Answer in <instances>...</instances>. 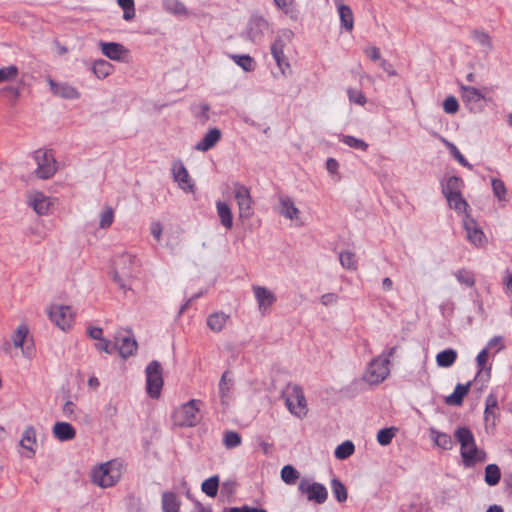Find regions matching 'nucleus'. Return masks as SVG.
I'll return each instance as SVG.
<instances>
[{
  "mask_svg": "<svg viewBox=\"0 0 512 512\" xmlns=\"http://www.w3.org/2000/svg\"><path fill=\"white\" fill-rule=\"evenodd\" d=\"M0 94L10 101L15 102L19 97V90L16 87L6 86L0 90Z\"/></svg>",
  "mask_w": 512,
  "mask_h": 512,
  "instance_id": "nucleus-61",
  "label": "nucleus"
},
{
  "mask_svg": "<svg viewBox=\"0 0 512 512\" xmlns=\"http://www.w3.org/2000/svg\"><path fill=\"white\" fill-rule=\"evenodd\" d=\"M92 71L99 79H104L113 71V66L104 59H98L93 63Z\"/></svg>",
  "mask_w": 512,
  "mask_h": 512,
  "instance_id": "nucleus-36",
  "label": "nucleus"
},
{
  "mask_svg": "<svg viewBox=\"0 0 512 512\" xmlns=\"http://www.w3.org/2000/svg\"><path fill=\"white\" fill-rule=\"evenodd\" d=\"M473 37L480 45L487 47L489 50H491L492 43L488 33L484 31L474 30Z\"/></svg>",
  "mask_w": 512,
  "mask_h": 512,
  "instance_id": "nucleus-58",
  "label": "nucleus"
},
{
  "mask_svg": "<svg viewBox=\"0 0 512 512\" xmlns=\"http://www.w3.org/2000/svg\"><path fill=\"white\" fill-rule=\"evenodd\" d=\"M112 465V462H106L94 469L91 475L92 482L103 488L115 485L120 478V472L113 470Z\"/></svg>",
  "mask_w": 512,
  "mask_h": 512,
  "instance_id": "nucleus-7",
  "label": "nucleus"
},
{
  "mask_svg": "<svg viewBox=\"0 0 512 512\" xmlns=\"http://www.w3.org/2000/svg\"><path fill=\"white\" fill-rule=\"evenodd\" d=\"M202 401L198 399H191L176 408L172 413V421L178 427H194L202 420L200 414V407Z\"/></svg>",
  "mask_w": 512,
  "mask_h": 512,
  "instance_id": "nucleus-3",
  "label": "nucleus"
},
{
  "mask_svg": "<svg viewBox=\"0 0 512 512\" xmlns=\"http://www.w3.org/2000/svg\"><path fill=\"white\" fill-rule=\"evenodd\" d=\"M114 219V212L112 208L107 207L102 213L100 217V228H108L112 225Z\"/></svg>",
  "mask_w": 512,
  "mask_h": 512,
  "instance_id": "nucleus-57",
  "label": "nucleus"
},
{
  "mask_svg": "<svg viewBox=\"0 0 512 512\" xmlns=\"http://www.w3.org/2000/svg\"><path fill=\"white\" fill-rule=\"evenodd\" d=\"M298 490L307 496L308 501H313L317 504H323L328 498L326 487L318 482L310 483L308 479H302L299 482Z\"/></svg>",
  "mask_w": 512,
  "mask_h": 512,
  "instance_id": "nucleus-10",
  "label": "nucleus"
},
{
  "mask_svg": "<svg viewBox=\"0 0 512 512\" xmlns=\"http://www.w3.org/2000/svg\"><path fill=\"white\" fill-rule=\"evenodd\" d=\"M28 332H29V330L26 325H20L17 328L14 335L12 336L13 345L15 347H22Z\"/></svg>",
  "mask_w": 512,
  "mask_h": 512,
  "instance_id": "nucleus-54",
  "label": "nucleus"
},
{
  "mask_svg": "<svg viewBox=\"0 0 512 512\" xmlns=\"http://www.w3.org/2000/svg\"><path fill=\"white\" fill-rule=\"evenodd\" d=\"M222 137V132L219 128L213 127L208 130V132L204 135L202 140H200L196 145L195 149L197 151L206 152L212 149Z\"/></svg>",
  "mask_w": 512,
  "mask_h": 512,
  "instance_id": "nucleus-20",
  "label": "nucleus"
},
{
  "mask_svg": "<svg viewBox=\"0 0 512 512\" xmlns=\"http://www.w3.org/2000/svg\"><path fill=\"white\" fill-rule=\"evenodd\" d=\"M118 409L116 404L109 402L103 410V415L107 420H112L116 417Z\"/></svg>",
  "mask_w": 512,
  "mask_h": 512,
  "instance_id": "nucleus-64",
  "label": "nucleus"
},
{
  "mask_svg": "<svg viewBox=\"0 0 512 512\" xmlns=\"http://www.w3.org/2000/svg\"><path fill=\"white\" fill-rule=\"evenodd\" d=\"M95 347L99 351H104L107 354H112L116 348V345H113L109 340L105 338H101L99 342L95 344Z\"/></svg>",
  "mask_w": 512,
  "mask_h": 512,
  "instance_id": "nucleus-62",
  "label": "nucleus"
},
{
  "mask_svg": "<svg viewBox=\"0 0 512 512\" xmlns=\"http://www.w3.org/2000/svg\"><path fill=\"white\" fill-rule=\"evenodd\" d=\"M457 281L467 287H474L476 283L475 275L472 271L461 268L454 273Z\"/></svg>",
  "mask_w": 512,
  "mask_h": 512,
  "instance_id": "nucleus-42",
  "label": "nucleus"
},
{
  "mask_svg": "<svg viewBox=\"0 0 512 512\" xmlns=\"http://www.w3.org/2000/svg\"><path fill=\"white\" fill-rule=\"evenodd\" d=\"M219 482V476L213 475L202 482L201 489L208 497H215L218 493Z\"/></svg>",
  "mask_w": 512,
  "mask_h": 512,
  "instance_id": "nucleus-39",
  "label": "nucleus"
},
{
  "mask_svg": "<svg viewBox=\"0 0 512 512\" xmlns=\"http://www.w3.org/2000/svg\"><path fill=\"white\" fill-rule=\"evenodd\" d=\"M284 48L285 42L280 36L271 44V54L283 75L286 74L287 70L290 72V64L284 54Z\"/></svg>",
  "mask_w": 512,
  "mask_h": 512,
  "instance_id": "nucleus-19",
  "label": "nucleus"
},
{
  "mask_svg": "<svg viewBox=\"0 0 512 512\" xmlns=\"http://www.w3.org/2000/svg\"><path fill=\"white\" fill-rule=\"evenodd\" d=\"M102 53L109 59L120 61L123 55L128 53V50L120 43L117 42H100Z\"/></svg>",
  "mask_w": 512,
  "mask_h": 512,
  "instance_id": "nucleus-21",
  "label": "nucleus"
},
{
  "mask_svg": "<svg viewBox=\"0 0 512 512\" xmlns=\"http://www.w3.org/2000/svg\"><path fill=\"white\" fill-rule=\"evenodd\" d=\"M36 444V431L35 428L32 425H29L25 428L22 438L20 441V445L30 451L32 454L35 453V450L33 449V445Z\"/></svg>",
  "mask_w": 512,
  "mask_h": 512,
  "instance_id": "nucleus-35",
  "label": "nucleus"
},
{
  "mask_svg": "<svg viewBox=\"0 0 512 512\" xmlns=\"http://www.w3.org/2000/svg\"><path fill=\"white\" fill-rule=\"evenodd\" d=\"M172 174L175 182L178 183L179 187L187 192H193L194 184L191 183L189 173L184 164L178 160L172 164Z\"/></svg>",
  "mask_w": 512,
  "mask_h": 512,
  "instance_id": "nucleus-17",
  "label": "nucleus"
},
{
  "mask_svg": "<svg viewBox=\"0 0 512 512\" xmlns=\"http://www.w3.org/2000/svg\"><path fill=\"white\" fill-rule=\"evenodd\" d=\"M488 358H489V352L487 351V349L484 348L483 350H481L478 353V355L476 357V363H477V368H478L477 375H480L482 372H485V374L488 377H490L491 365L487 366Z\"/></svg>",
  "mask_w": 512,
  "mask_h": 512,
  "instance_id": "nucleus-48",
  "label": "nucleus"
},
{
  "mask_svg": "<svg viewBox=\"0 0 512 512\" xmlns=\"http://www.w3.org/2000/svg\"><path fill=\"white\" fill-rule=\"evenodd\" d=\"M338 12L342 27L347 31H351L354 26V16L351 8L348 5L340 4Z\"/></svg>",
  "mask_w": 512,
  "mask_h": 512,
  "instance_id": "nucleus-34",
  "label": "nucleus"
},
{
  "mask_svg": "<svg viewBox=\"0 0 512 512\" xmlns=\"http://www.w3.org/2000/svg\"><path fill=\"white\" fill-rule=\"evenodd\" d=\"M138 267L139 261L135 255L125 252L115 256L112 277L113 281L123 292L131 289L128 282L135 277L136 268Z\"/></svg>",
  "mask_w": 512,
  "mask_h": 512,
  "instance_id": "nucleus-2",
  "label": "nucleus"
},
{
  "mask_svg": "<svg viewBox=\"0 0 512 512\" xmlns=\"http://www.w3.org/2000/svg\"><path fill=\"white\" fill-rule=\"evenodd\" d=\"M223 443L228 449L235 448L241 444V436L235 431H226L223 438Z\"/></svg>",
  "mask_w": 512,
  "mask_h": 512,
  "instance_id": "nucleus-53",
  "label": "nucleus"
},
{
  "mask_svg": "<svg viewBox=\"0 0 512 512\" xmlns=\"http://www.w3.org/2000/svg\"><path fill=\"white\" fill-rule=\"evenodd\" d=\"M398 429L396 427H388L380 429L377 433V441L381 446H387L392 442Z\"/></svg>",
  "mask_w": 512,
  "mask_h": 512,
  "instance_id": "nucleus-47",
  "label": "nucleus"
},
{
  "mask_svg": "<svg viewBox=\"0 0 512 512\" xmlns=\"http://www.w3.org/2000/svg\"><path fill=\"white\" fill-rule=\"evenodd\" d=\"M117 4L123 10V19L131 21L135 18L136 9L134 0H117Z\"/></svg>",
  "mask_w": 512,
  "mask_h": 512,
  "instance_id": "nucleus-46",
  "label": "nucleus"
},
{
  "mask_svg": "<svg viewBox=\"0 0 512 512\" xmlns=\"http://www.w3.org/2000/svg\"><path fill=\"white\" fill-rule=\"evenodd\" d=\"M162 509L164 512H179L180 501L174 492H163Z\"/></svg>",
  "mask_w": 512,
  "mask_h": 512,
  "instance_id": "nucleus-33",
  "label": "nucleus"
},
{
  "mask_svg": "<svg viewBox=\"0 0 512 512\" xmlns=\"http://www.w3.org/2000/svg\"><path fill=\"white\" fill-rule=\"evenodd\" d=\"M499 417L497 397L495 394L490 393L485 400L484 419L486 429L488 430L490 427L495 429Z\"/></svg>",
  "mask_w": 512,
  "mask_h": 512,
  "instance_id": "nucleus-18",
  "label": "nucleus"
},
{
  "mask_svg": "<svg viewBox=\"0 0 512 512\" xmlns=\"http://www.w3.org/2000/svg\"><path fill=\"white\" fill-rule=\"evenodd\" d=\"M458 353L453 348H447L436 355V363L439 367L449 368L457 360Z\"/></svg>",
  "mask_w": 512,
  "mask_h": 512,
  "instance_id": "nucleus-29",
  "label": "nucleus"
},
{
  "mask_svg": "<svg viewBox=\"0 0 512 512\" xmlns=\"http://www.w3.org/2000/svg\"><path fill=\"white\" fill-rule=\"evenodd\" d=\"M280 214L290 220L297 219L299 209L295 206L291 198L280 197Z\"/></svg>",
  "mask_w": 512,
  "mask_h": 512,
  "instance_id": "nucleus-31",
  "label": "nucleus"
},
{
  "mask_svg": "<svg viewBox=\"0 0 512 512\" xmlns=\"http://www.w3.org/2000/svg\"><path fill=\"white\" fill-rule=\"evenodd\" d=\"M340 140L347 146L354 149L362 151H366L368 149V144L364 140L358 139L351 135H343Z\"/></svg>",
  "mask_w": 512,
  "mask_h": 512,
  "instance_id": "nucleus-50",
  "label": "nucleus"
},
{
  "mask_svg": "<svg viewBox=\"0 0 512 512\" xmlns=\"http://www.w3.org/2000/svg\"><path fill=\"white\" fill-rule=\"evenodd\" d=\"M34 159L37 163L35 175L39 179H49L55 174L57 168L52 150H36L34 152Z\"/></svg>",
  "mask_w": 512,
  "mask_h": 512,
  "instance_id": "nucleus-6",
  "label": "nucleus"
},
{
  "mask_svg": "<svg viewBox=\"0 0 512 512\" xmlns=\"http://www.w3.org/2000/svg\"><path fill=\"white\" fill-rule=\"evenodd\" d=\"M53 434L59 441H70L75 438L76 430L68 422H57L53 426Z\"/></svg>",
  "mask_w": 512,
  "mask_h": 512,
  "instance_id": "nucleus-23",
  "label": "nucleus"
},
{
  "mask_svg": "<svg viewBox=\"0 0 512 512\" xmlns=\"http://www.w3.org/2000/svg\"><path fill=\"white\" fill-rule=\"evenodd\" d=\"M269 28L268 21L262 16H252L247 25V38L253 43H259Z\"/></svg>",
  "mask_w": 512,
  "mask_h": 512,
  "instance_id": "nucleus-12",
  "label": "nucleus"
},
{
  "mask_svg": "<svg viewBox=\"0 0 512 512\" xmlns=\"http://www.w3.org/2000/svg\"><path fill=\"white\" fill-rule=\"evenodd\" d=\"M355 451V446L352 441L346 440L338 445L334 451V455L339 460L349 458Z\"/></svg>",
  "mask_w": 512,
  "mask_h": 512,
  "instance_id": "nucleus-41",
  "label": "nucleus"
},
{
  "mask_svg": "<svg viewBox=\"0 0 512 512\" xmlns=\"http://www.w3.org/2000/svg\"><path fill=\"white\" fill-rule=\"evenodd\" d=\"M234 196L237 200L239 218L249 219L253 215V200L250 194V190L243 184L235 182L234 184Z\"/></svg>",
  "mask_w": 512,
  "mask_h": 512,
  "instance_id": "nucleus-8",
  "label": "nucleus"
},
{
  "mask_svg": "<svg viewBox=\"0 0 512 512\" xmlns=\"http://www.w3.org/2000/svg\"><path fill=\"white\" fill-rule=\"evenodd\" d=\"M163 6L166 11L175 15H187L188 10L184 3L179 0H163Z\"/></svg>",
  "mask_w": 512,
  "mask_h": 512,
  "instance_id": "nucleus-44",
  "label": "nucleus"
},
{
  "mask_svg": "<svg viewBox=\"0 0 512 512\" xmlns=\"http://www.w3.org/2000/svg\"><path fill=\"white\" fill-rule=\"evenodd\" d=\"M431 435L434 443L444 449L450 450L453 447V441L449 434L436 431L435 429H431Z\"/></svg>",
  "mask_w": 512,
  "mask_h": 512,
  "instance_id": "nucleus-37",
  "label": "nucleus"
},
{
  "mask_svg": "<svg viewBox=\"0 0 512 512\" xmlns=\"http://www.w3.org/2000/svg\"><path fill=\"white\" fill-rule=\"evenodd\" d=\"M231 58L238 66H240L246 72H250L255 69L256 63L254 59L249 55L233 54L231 55Z\"/></svg>",
  "mask_w": 512,
  "mask_h": 512,
  "instance_id": "nucleus-45",
  "label": "nucleus"
},
{
  "mask_svg": "<svg viewBox=\"0 0 512 512\" xmlns=\"http://www.w3.org/2000/svg\"><path fill=\"white\" fill-rule=\"evenodd\" d=\"M275 5L291 18L297 17L294 0H274Z\"/></svg>",
  "mask_w": 512,
  "mask_h": 512,
  "instance_id": "nucleus-52",
  "label": "nucleus"
},
{
  "mask_svg": "<svg viewBox=\"0 0 512 512\" xmlns=\"http://www.w3.org/2000/svg\"><path fill=\"white\" fill-rule=\"evenodd\" d=\"M285 404L291 414L302 419L307 415L308 408L303 389L296 384H288L283 391Z\"/></svg>",
  "mask_w": 512,
  "mask_h": 512,
  "instance_id": "nucleus-4",
  "label": "nucleus"
},
{
  "mask_svg": "<svg viewBox=\"0 0 512 512\" xmlns=\"http://www.w3.org/2000/svg\"><path fill=\"white\" fill-rule=\"evenodd\" d=\"M347 94L350 102L355 104L364 105L367 101L365 95L360 90L349 88Z\"/></svg>",
  "mask_w": 512,
  "mask_h": 512,
  "instance_id": "nucleus-59",
  "label": "nucleus"
},
{
  "mask_svg": "<svg viewBox=\"0 0 512 512\" xmlns=\"http://www.w3.org/2000/svg\"><path fill=\"white\" fill-rule=\"evenodd\" d=\"M217 214L219 216L221 224L227 229L230 230L233 227V214L231 208L226 202L217 201L216 202Z\"/></svg>",
  "mask_w": 512,
  "mask_h": 512,
  "instance_id": "nucleus-25",
  "label": "nucleus"
},
{
  "mask_svg": "<svg viewBox=\"0 0 512 512\" xmlns=\"http://www.w3.org/2000/svg\"><path fill=\"white\" fill-rule=\"evenodd\" d=\"M49 318L62 330H66L70 327L73 314L70 306L65 305H53L49 309Z\"/></svg>",
  "mask_w": 512,
  "mask_h": 512,
  "instance_id": "nucleus-11",
  "label": "nucleus"
},
{
  "mask_svg": "<svg viewBox=\"0 0 512 512\" xmlns=\"http://www.w3.org/2000/svg\"><path fill=\"white\" fill-rule=\"evenodd\" d=\"M462 100L469 106L470 111H480L482 109L481 101L485 96L481 91L472 86H461Z\"/></svg>",
  "mask_w": 512,
  "mask_h": 512,
  "instance_id": "nucleus-16",
  "label": "nucleus"
},
{
  "mask_svg": "<svg viewBox=\"0 0 512 512\" xmlns=\"http://www.w3.org/2000/svg\"><path fill=\"white\" fill-rule=\"evenodd\" d=\"M496 347V352H499L501 351L502 349H504V344H503V337L502 336H494L492 339L489 340V342L487 343V346L485 347V349H487V351H489V349H492Z\"/></svg>",
  "mask_w": 512,
  "mask_h": 512,
  "instance_id": "nucleus-63",
  "label": "nucleus"
},
{
  "mask_svg": "<svg viewBox=\"0 0 512 512\" xmlns=\"http://www.w3.org/2000/svg\"><path fill=\"white\" fill-rule=\"evenodd\" d=\"M18 72V67L15 65L0 68V83L15 79Z\"/></svg>",
  "mask_w": 512,
  "mask_h": 512,
  "instance_id": "nucleus-55",
  "label": "nucleus"
},
{
  "mask_svg": "<svg viewBox=\"0 0 512 512\" xmlns=\"http://www.w3.org/2000/svg\"><path fill=\"white\" fill-rule=\"evenodd\" d=\"M281 479L284 483L288 485H293L296 483L298 478L300 477V473L298 470L292 465H285L281 469Z\"/></svg>",
  "mask_w": 512,
  "mask_h": 512,
  "instance_id": "nucleus-43",
  "label": "nucleus"
},
{
  "mask_svg": "<svg viewBox=\"0 0 512 512\" xmlns=\"http://www.w3.org/2000/svg\"><path fill=\"white\" fill-rule=\"evenodd\" d=\"M470 386V381L466 384L458 383L455 386L454 392L445 398V403L453 406L462 405L465 396L469 393Z\"/></svg>",
  "mask_w": 512,
  "mask_h": 512,
  "instance_id": "nucleus-22",
  "label": "nucleus"
},
{
  "mask_svg": "<svg viewBox=\"0 0 512 512\" xmlns=\"http://www.w3.org/2000/svg\"><path fill=\"white\" fill-rule=\"evenodd\" d=\"M30 204L38 215H46L50 209L51 201L42 192H36Z\"/></svg>",
  "mask_w": 512,
  "mask_h": 512,
  "instance_id": "nucleus-26",
  "label": "nucleus"
},
{
  "mask_svg": "<svg viewBox=\"0 0 512 512\" xmlns=\"http://www.w3.org/2000/svg\"><path fill=\"white\" fill-rule=\"evenodd\" d=\"M463 226L467 232L468 240L474 244L475 246H483L486 242V236L481 228L478 226L476 220L472 218L469 214L463 219Z\"/></svg>",
  "mask_w": 512,
  "mask_h": 512,
  "instance_id": "nucleus-13",
  "label": "nucleus"
},
{
  "mask_svg": "<svg viewBox=\"0 0 512 512\" xmlns=\"http://www.w3.org/2000/svg\"><path fill=\"white\" fill-rule=\"evenodd\" d=\"M442 193L444 196L453 195L454 193H461V189L464 186V181L461 177L450 176L445 182L441 183Z\"/></svg>",
  "mask_w": 512,
  "mask_h": 512,
  "instance_id": "nucleus-27",
  "label": "nucleus"
},
{
  "mask_svg": "<svg viewBox=\"0 0 512 512\" xmlns=\"http://www.w3.org/2000/svg\"><path fill=\"white\" fill-rule=\"evenodd\" d=\"M331 489L334 497L340 503L345 502L348 498V492L346 486L338 479L333 478L331 480Z\"/></svg>",
  "mask_w": 512,
  "mask_h": 512,
  "instance_id": "nucleus-40",
  "label": "nucleus"
},
{
  "mask_svg": "<svg viewBox=\"0 0 512 512\" xmlns=\"http://www.w3.org/2000/svg\"><path fill=\"white\" fill-rule=\"evenodd\" d=\"M47 82L50 86V90L53 95L67 99V100H75L79 99L81 94L78 89L66 82H56L51 78L47 79Z\"/></svg>",
  "mask_w": 512,
  "mask_h": 512,
  "instance_id": "nucleus-15",
  "label": "nucleus"
},
{
  "mask_svg": "<svg viewBox=\"0 0 512 512\" xmlns=\"http://www.w3.org/2000/svg\"><path fill=\"white\" fill-rule=\"evenodd\" d=\"M447 147L449 148L451 154L453 157L464 167H467L469 169H472V165L466 160V158L461 154V152L458 150V148L450 142H446Z\"/></svg>",
  "mask_w": 512,
  "mask_h": 512,
  "instance_id": "nucleus-56",
  "label": "nucleus"
},
{
  "mask_svg": "<svg viewBox=\"0 0 512 512\" xmlns=\"http://www.w3.org/2000/svg\"><path fill=\"white\" fill-rule=\"evenodd\" d=\"M145 374L148 395L153 399L159 398L164 383L161 363L157 360L151 361L145 369Z\"/></svg>",
  "mask_w": 512,
  "mask_h": 512,
  "instance_id": "nucleus-5",
  "label": "nucleus"
},
{
  "mask_svg": "<svg viewBox=\"0 0 512 512\" xmlns=\"http://www.w3.org/2000/svg\"><path fill=\"white\" fill-rule=\"evenodd\" d=\"M255 299L258 303V309L262 315H265L276 302V295L268 288L263 286H253Z\"/></svg>",
  "mask_w": 512,
  "mask_h": 512,
  "instance_id": "nucleus-14",
  "label": "nucleus"
},
{
  "mask_svg": "<svg viewBox=\"0 0 512 512\" xmlns=\"http://www.w3.org/2000/svg\"><path fill=\"white\" fill-rule=\"evenodd\" d=\"M448 205L451 209L455 210L458 214H468V202L463 198L462 193H454L453 195L445 196Z\"/></svg>",
  "mask_w": 512,
  "mask_h": 512,
  "instance_id": "nucleus-28",
  "label": "nucleus"
},
{
  "mask_svg": "<svg viewBox=\"0 0 512 512\" xmlns=\"http://www.w3.org/2000/svg\"><path fill=\"white\" fill-rule=\"evenodd\" d=\"M456 441L460 444V455L465 467L486 461V452L477 447L472 431L466 426L458 427L454 432Z\"/></svg>",
  "mask_w": 512,
  "mask_h": 512,
  "instance_id": "nucleus-1",
  "label": "nucleus"
},
{
  "mask_svg": "<svg viewBox=\"0 0 512 512\" xmlns=\"http://www.w3.org/2000/svg\"><path fill=\"white\" fill-rule=\"evenodd\" d=\"M339 260L341 265L349 270L357 269V261L355 259V254L351 251H342L339 254Z\"/></svg>",
  "mask_w": 512,
  "mask_h": 512,
  "instance_id": "nucleus-49",
  "label": "nucleus"
},
{
  "mask_svg": "<svg viewBox=\"0 0 512 512\" xmlns=\"http://www.w3.org/2000/svg\"><path fill=\"white\" fill-rule=\"evenodd\" d=\"M491 185L494 196L499 201L506 200L507 189L505 183L501 179L493 178L491 181Z\"/></svg>",
  "mask_w": 512,
  "mask_h": 512,
  "instance_id": "nucleus-51",
  "label": "nucleus"
},
{
  "mask_svg": "<svg viewBox=\"0 0 512 512\" xmlns=\"http://www.w3.org/2000/svg\"><path fill=\"white\" fill-rule=\"evenodd\" d=\"M229 319L230 316L224 312H215L208 316L207 326L214 332H220Z\"/></svg>",
  "mask_w": 512,
  "mask_h": 512,
  "instance_id": "nucleus-30",
  "label": "nucleus"
},
{
  "mask_svg": "<svg viewBox=\"0 0 512 512\" xmlns=\"http://www.w3.org/2000/svg\"><path fill=\"white\" fill-rule=\"evenodd\" d=\"M233 387V378L230 371H225L219 381V393L223 404L226 403V399L229 397L230 391Z\"/></svg>",
  "mask_w": 512,
  "mask_h": 512,
  "instance_id": "nucleus-32",
  "label": "nucleus"
},
{
  "mask_svg": "<svg viewBox=\"0 0 512 512\" xmlns=\"http://www.w3.org/2000/svg\"><path fill=\"white\" fill-rule=\"evenodd\" d=\"M501 479V471L498 465L496 464H488L485 467V476L484 480L487 485L495 486L499 483Z\"/></svg>",
  "mask_w": 512,
  "mask_h": 512,
  "instance_id": "nucleus-38",
  "label": "nucleus"
},
{
  "mask_svg": "<svg viewBox=\"0 0 512 512\" xmlns=\"http://www.w3.org/2000/svg\"><path fill=\"white\" fill-rule=\"evenodd\" d=\"M443 109L447 114H455L459 110L458 100L454 96H448L443 102Z\"/></svg>",
  "mask_w": 512,
  "mask_h": 512,
  "instance_id": "nucleus-60",
  "label": "nucleus"
},
{
  "mask_svg": "<svg viewBox=\"0 0 512 512\" xmlns=\"http://www.w3.org/2000/svg\"><path fill=\"white\" fill-rule=\"evenodd\" d=\"M390 360L387 358H382V356H378L373 359L366 371L365 379L370 384H380L383 382L387 376L389 375L388 365Z\"/></svg>",
  "mask_w": 512,
  "mask_h": 512,
  "instance_id": "nucleus-9",
  "label": "nucleus"
},
{
  "mask_svg": "<svg viewBox=\"0 0 512 512\" xmlns=\"http://www.w3.org/2000/svg\"><path fill=\"white\" fill-rule=\"evenodd\" d=\"M118 347L119 354L122 358L127 359L134 355L137 351L138 344L134 337L126 336L121 339L120 343L115 344Z\"/></svg>",
  "mask_w": 512,
  "mask_h": 512,
  "instance_id": "nucleus-24",
  "label": "nucleus"
}]
</instances>
